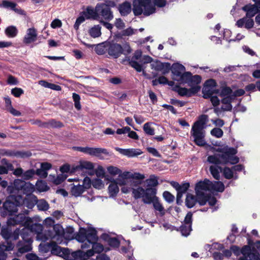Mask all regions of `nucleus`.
Returning <instances> with one entry per match:
<instances>
[{"mask_svg":"<svg viewBox=\"0 0 260 260\" xmlns=\"http://www.w3.org/2000/svg\"><path fill=\"white\" fill-rule=\"evenodd\" d=\"M119 176L121 177L122 179L118 180V183L120 185H127V183L130 180L131 173L129 172H124L123 173L119 174Z\"/></svg>","mask_w":260,"mask_h":260,"instance_id":"obj_41","label":"nucleus"},{"mask_svg":"<svg viewBox=\"0 0 260 260\" xmlns=\"http://www.w3.org/2000/svg\"><path fill=\"white\" fill-rule=\"evenodd\" d=\"M142 183V181L141 180H137L130 179V180L127 183V184L129 185L132 188L137 187L136 188L137 189L138 188L141 187L140 186H139V185H141Z\"/></svg>","mask_w":260,"mask_h":260,"instance_id":"obj_59","label":"nucleus"},{"mask_svg":"<svg viewBox=\"0 0 260 260\" xmlns=\"http://www.w3.org/2000/svg\"><path fill=\"white\" fill-rule=\"evenodd\" d=\"M115 149L116 151H118L120 154L127 157H137L143 153V151L140 149H122L119 147H115Z\"/></svg>","mask_w":260,"mask_h":260,"instance_id":"obj_15","label":"nucleus"},{"mask_svg":"<svg viewBox=\"0 0 260 260\" xmlns=\"http://www.w3.org/2000/svg\"><path fill=\"white\" fill-rule=\"evenodd\" d=\"M210 172L213 178L219 180L220 179V172H222V168L217 166H211L209 168Z\"/></svg>","mask_w":260,"mask_h":260,"instance_id":"obj_36","label":"nucleus"},{"mask_svg":"<svg viewBox=\"0 0 260 260\" xmlns=\"http://www.w3.org/2000/svg\"><path fill=\"white\" fill-rule=\"evenodd\" d=\"M37 37L36 30L34 28H28L24 38L23 42L25 44H30L36 40Z\"/></svg>","mask_w":260,"mask_h":260,"instance_id":"obj_25","label":"nucleus"},{"mask_svg":"<svg viewBox=\"0 0 260 260\" xmlns=\"http://www.w3.org/2000/svg\"><path fill=\"white\" fill-rule=\"evenodd\" d=\"M65 234L63 236V237L66 239H72V234L74 232V229L72 226L68 227L66 231H64Z\"/></svg>","mask_w":260,"mask_h":260,"instance_id":"obj_58","label":"nucleus"},{"mask_svg":"<svg viewBox=\"0 0 260 260\" xmlns=\"http://www.w3.org/2000/svg\"><path fill=\"white\" fill-rule=\"evenodd\" d=\"M147 183V187L148 188H155L158 184V178L154 175H151L148 179L145 181Z\"/></svg>","mask_w":260,"mask_h":260,"instance_id":"obj_39","label":"nucleus"},{"mask_svg":"<svg viewBox=\"0 0 260 260\" xmlns=\"http://www.w3.org/2000/svg\"><path fill=\"white\" fill-rule=\"evenodd\" d=\"M63 124L60 121H56L54 119H51L48 122H45L44 123L40 124V126L44 128H59L61 127Z\"/></svg>","mask_w":260,"mask_h":260,"instance_id":"obj_29","label":"nucleus"},{"mask_svg":"<svg viewBox=\"0 0 260 260\" xmlns=\"http://www.w3.org/2000/svg\"><path fill=\"white\" fill-rule=\"evenodd\" d=\"M3 204L4 212L9 215H13L18 211V207L22 205L24 203V198L21 194L9 193Z\"/></svg>","mask_w":260,"mask_h":260,"instance_id":"obj_5","label":"nucleus"},{"mask_svg":"<svg viewBox=\"0 0 260 260\" xmlns=\"http://www.w3.org/2000/svg\"><path fill=\"white\" fill-rule=\"evenodd\" d=\"M73 99L75 103V107L77 110H80L81 109V106L80 103V97L79 95L76 93H73Z\"/></svg>","mask_w":260,"mask_h":260,"instance_id":"obj_60","label":"nucleus"},{"mask_svg":"<svg viewBox=\"0 0 260 260\" xmlns=\"http://www.w3.org/2000/svg\"><path fill=\"white\" fill-rule=\"evenodd\" d=\"M214 90V88L204 85V87L202 89L203 98L205 99L209 98L211 96V95H213Z\"/></svg>","mask_w":260,"mask_h":260,"instance_id":"obj_44","label":"nucleus"},{"mask_svg":"<svg viewBox=\"0 0 260 260\" xmlns=\"http://www.w3.org/2000/svg\"><path fill=\"white\" fill-rule=\"evenodd\" d=\"M151 123L149 122L145 123L143 125V130L146 134L152 136L154 135V129L151 126Z\"/></svg>","mask_w":260,"mask_h":260,"instance_id":"obj_50","label":"nucleus"},{"mask_svg":"<svg viewBox=\"0 0 260 260\" xmlns=\"http://www.w3.org/2000/svg\"><path fill=\"white\" fill-rule=\"evenodd\" d=\"M223 175L224 177L226 179H231L234 177L233 170L229 167H224L222 168Z\"/></svg>","mask_w":260,"mask_h":260,"instance_id":"obj_46","label":"nucleus"},{"mask_svg":"<svg viewBox=\"0 0 260 260\" xmlns=\"http://www.w3.org/2000/svg\"><path fill=\"white\" fill-rule=\"evenodd\" d=\"M151 69L156 71H161L163 74L168 73L171 67L170 63H162L158 61L153 62L151 64Z\"/></svg>","mask_w":260,"mask_h":260,"instance_id":"obj_17","label":"nucleus"},{"mask_svg":"<svg viewBox=\"0 0 260 260\" xmlns=\"http://www.w3.org/2000/svg\"><path fill=\"white\" fill-rule=\"evenodd\" d=\"M96 10L99 16V21L102 17L106 20L110 21L113 18V15L109 6L105 4H98Z\"/></svg>","mask_w":260,"mask_h":260,"instance_id":"obj_9","label":"nucleus"},{"mask_svg":"<svg viewBox=\"0 0 260 260\" xmlns=\"http://www.w3.org/2000/svg\"><path fill=\"white\" fill-rule=\"evenodd\" d=\"M153 59L151 57L148 55H143L139 62V63L142 66V71H143V65L148 63L152 62Z\"/></svg>","mask_w":260,"mask_h":260,"instance_id":"obj_56","label":"nucleus"},{"mask_svg":"<svg viewBox=\"0 0 260 260\" xmlns=\"http://www.w3.org/2000/svg\"><path fill=\"white\" fill-rule=\"evenodd\" d=\"M5 32L9 38H14L18 34V30L16 26L11 25L6 28Z\"/></svg>","mask_w":260,"mask_h":260,"instance_id":"obj_40","label":"nucleus"},{"mask_svg":"<svg viewBox=\"0 0 260 260\" xmlns=\"http://www.w3.org/2000/svg\"><path fill=\"white\" fill-rule=\"evenodd\" d=\"M15 216L18 224H21L25 228L28 225V223L32 222L31 218L26 217L24 214H18L15 215Z\"/></svg>","mask_w":260,"mask_h":260,"instance_id":"obj_30","label":"nucleus"},{"mask_svg":"<svg viewBox=\"0 0 260 260\" xmlns=\"http://www.w3.org/2000/svg\"><path fill=\"white\" fill-rule=\"evenodd\" d=\"M106 179L110 181L111 183L108 187V190L110 194L112 196H115L119 192V187L118 184H119L118 181H115L112 177H106Z\"/></svg>","mask_w":260,"mask_h":260,"instance_id":"obj_26","label":"nucleus"},{"mask_svg":"<svg viewBox=\"0 0 260 260\" xmlns=\"http://www.w3.org/2000/svg\"><path fill=\"white\" fill-rule=\"evenodd\" d=\"M210 134L212 136L217 138H220L223 136V132L221 129L215 127L211 131Z\"/></svg>","mask_w":260,"mask_h":260,"instance_id":"obj_53","label":"nucleus"},{"mask_svg":"<svg viewBox=\"0 0 260 260\" xmlns=\"http://www.w3.org/2000/svg\"><path fill=\"white\" fill-rule=\"evenodd\" d=\"M179 231L182 235L184 236L187 237L192 231V225L183 223L179 228Z\"/></svg>","mask_w":260,"mask_h":260,"instance_id":"obj_42","label":"nucleus"},{"mask_svg":"<svg viewBox=\"0 0 260 260\" xmlns=\"http://www.w3.org/2000/svg\"><path fill=\"white\" fill-rule=\"evenodd\" d=\"M212 182L207 179L200 181L196 184V192H202V190H212Z\"/></svg>","mask_w":260,"mask_h":260,"instance_id":"obj_20","label":"nucleus"},{"mask_svg":"<svg viewBox=\"0 0 260 260\" xmlns=\"http://www.w3.org/2000/svg\"><path fill=\"white\" fill-rule=\"evenodd\" d=\"M76 151H80L90 155L100 156L102 153L108 154L107 150L99 147H72Z\"/></svg>","mask_w":260,"mask_h":260,"instance_id":"obj_11","label":"nucleus"},{"mask_svg":"<svg viewBox=\"0 0 260 260\" xmlns=\"http://www.w3.org/2000/svg\"><path fill=\"white\" fill-rule=\"evenodd\" d=\"M1 234L6 241L11 239V231L7 228L3 227L1 229Z\"/></svg>","mask_w":260,"mask_h":260,"instance_id":"obj_49","label":"nucleus"},{"mask_svg":"<svg viewBox=\"0 0 260 260\" xmlns=\"http://www.w3.org/2000/svg\"><path fill=\"white\" fill-rule=\"evenodd\" d=\"M183 80L181 83H187L191 87L195 86H199V84L201 82V77L199 75L192 76L189 72H185V74L183 76Z\"/></svg>","mask_w":260,"mask_h":260,"instance_id":"obj_14","label":"nucleus"},{"mask_svg":"<svg viewBox=\"0 0 260 260\" xmlns=\"http://www.w3.org/2000/svg\"><path fill=\"white\" fill-rule=\"evenodd\" d=\"M162 196L165 201L168 203H171L175 200L174 196L168 191H165L162 193Z\"/></svg>","mask_w":260,"mask_h":260,"instance_id":"obj_51","label":"nucleus"},{"mask_svg":"<svg viewBox=\"0 0 260 260\" xmlns=\"http://www.w3.org/2000/svg\"><path fill=\"white\" fill-rule=\"evenodd\" d=\"M192 215L193 214L191 212H188L184 218L183 223L192 225Z\"/></svg>","mask_w":260,"mask_h":260,"instance_id":"obj_64","label":"nucleus"},{"mask_svg":"<svg viewBox=\"0 0 260 260\" xmlns=\"http://www.w3.org/2000/svg\"><path fill=\"white\" fill-rule=\"evenodd\" d=\"M233 98L232 96H228L223 98L221 101L222 106L220 110L223 111H230L232 109V106L231 103ZM220 111L219 108H216L214 109V112L217 113Z\"/></svg>","mask_w":260,"mask_h":260,"instance_id":"obj_19","label":"nucleus"},{"mask_svg":"<svg viewBox=\"0 0 260 260\" xmlns=\"http://www.w3.org/2000/svg\"><path fill=\"white\" fill-rule=\"evenodd\" d=\"M85 187H84L83 185L79 184L77 185L73 184V185L71 189V192L72 196L75 197H78L80 196L85 191Z\"/></svg>","mask_w":260,"mask_h":260,"instance_id":"obj_31","label":"nucleus"},{"mask_svg":"<svg viewBox=\"0 0 260 260\" xmlns=\"http://www.w3.org/2000/svg\"><path fill=\"white\" fill-rule=\"evenodd\" d=\"M26 228L29 230L31 232L39 235L42 233L43 230V226L38 223H33L32 222L28 223V225Z\"/></svg>","mask_w":260,"mask_h":260,"instance_id":"obj_28","label":"nucleus"},{"mask_svg":"<svg viewBox=\"0 0 260 260\" xmlns=\"http://www.w3.org/2000/svg\"><path fill=\"white\" fill-rule=\"evenodd\" d=\"M201 89L200 86H195L187 89L184 87H178L176 91L181 96H191L199 92Z\"/></svg>","mask_w":260,"mask_h":260,"instance_id":"obj_18","label":"nucleus"},{"mask_svg":"<svg viewBox=\"0 0 260 260\" xmlns=\"http://www.w3.org/2000/svg\"><path fill=\"white\" fill-rule=\"evenodd\" d=\"M189 187V183L184 182L180 184L179 188L177 191V192L183 194V193H185L187 191Z\"/></svg>","mask_w":260,"mask_h":260,"instance_id":"obj_57","label":"nucleus"},{"mask_svg":"<svg viewBox=\"0 0 260 260\" xmlns=\"http://www.w3.org/2000/svg\"><path fill=\"white\" fill-rule=\"evenodd\" d=\"M214 152L208 156L207 161L214 165H235L239 162V158L235 156L237 147H207Z\"/></svg>","mask_w":260,"mask_h":260,"instance_id":"obj_1","label":"nucleus"},{"mask_svg":"<svg viewBox=\"0 0 260 260\" xmlns=\"http://www.w3.org/2000/svg\"><path fill=\"white\" fill-rule=\"evenodd\" d=\"M242 9L246 12V17L247 18H252L258 12L257 7L250 4L246 5Z\"/></svg>","mask_w":260,"mask_h":260,"instance_id":"obj_23","label":"nucleus"},{"mask_svg":"<svg viewBox=\"0 0 260 260\" xmlns=\"http://www.w3.org/2000/svg\"><path fill=\"white\" fill-rule=\"evenodd\" d=\"M209 121L208 115L203 114L198 117V120L192 125L190 131V139L198 146H210L207 145L205 140V129Z\"/></svg>","mask_w":260,"mask_h":260,"instance_id":"obj_3","label":"nucleus"},{"mask_svg":"<svg viewBox=\"0 0 260 260\" xmlns=\"http://www.w3.org/2000/svg\"><path fill=\"white\" fill-rule=\"evenodd\" d=\"M20 236L23 240L22 241L25 243H31L32 242V240L28 233L22 231L20 233Z\"/></svg>","mask_w":260,"mask_h":260,"instance_id":"obj_61","label":"nucleus"},{"mask_svg":"<svg viewBox=\"0 0 260 260\" xmlns=\"http://www.w3.org/2000/svg\"><path fill=\"white\" fill-rule=\"evenodd\" d=\"M94 166L93 163L90 161H80V164L75 167H73L71 170L72 173H82L86 172L88 171V173L92 175L94 172Z\"/></svg>","mask_w":260,"mask_h":260,"instance_id":"obj_10","label":"nucleus"},{"mask_svg":"<svg viewBox=\"0 0 260 260\" xmlns=\"http://www.w3.org/2000/svg\"><path fill=\"white\" fill-rule=\"evenodd\" d=\"M37 189L40 191H46L49 189V187L47 185V183L44 180H38L36 183Z\"/></svg>","mask_w":260,"mask_h":260,"instance_id":"obj_43","label":"nucleus"},{"mask_svg":"<svg viewBox=\"0 0 260 260\" xmlns=\"http://www.w3.org/2000/svg\"><path fill=\"white\" fill-rule=\"evenodd\" d=\"M157 190L155 188H148L144 189L142 187L134 189L133 196L135 199L143 198L142 200L145 204L153 203L154 208L159 212L164 210L162 205L159 202L158 198L156 197Z\"/></svg>","mask_w":260,"mask_h":260,"instance_id":"obj_4","label":"nucleus"},{"mask_svg":"<svg viewBox=\"0 0 260 260\" xmlns=\"http://www.w3.org/2000/svg\"><path fill=\"white\" fill-rule=\"evenodd\" d=\"M48 233L51 239H55L56 237L62 238L65 234L63 228L60 224H55L52 230H48Z\"/></svg>","mask_w":260,"mask_h":260,"instance_id":"obj_16","label":"nucleus"},{"mask_svg":"<svg viewBox=\"0 0 260 260\" xmlns=\"http://www.w3.org/2000/svg\"><path fill=\"white\" fill-rule=\"evenodd\" d=\"M88 33L93 38L100 37L102 35L101 26L100 25H94L89 29Z\"/></svg>","mask_w":260,"mask_h":260,"instance_id":"obj_37","label":"nucleus"},{"mask_svg":"<svg viewBox=\"0 0 260 260\" xmlns=\"http://www.w3.org/2000/svg\"><path fill=\"white\" fill-rule=\"evenodd\" d=\"M132 51V49L127 43L122 46L118 43L109 42L108 53L112 58H117L122 54L127 55Z\"/></svg>","mask_w":260,"mask_h":260,"instance_id":"obj_8","label":"nucleus"},{"mask_svg":"<svg viewBox=\"0 0 260 260\" xmlns=\"http://www.w3.org/2000/svg\"><path fill=\"white\" fill-rule=\"evenodd\" d=\"M84 251L81 250H78L76 251L73 252L72 253V255L75 259H84Z\"/></svg>","mask_w":260,"mask_h":260,"instance_id":"obj_62","label":"nucleus"},{"mask_svg":"<svg viewBox=\"0 0 260 260\" xmlns=\"http://www.w3.org/2000/svg\"><path fill=\"white\" fill-rule=\"evenodd\" d=\"M1 5L2 6H3L5 8L10 9L17 12H18L19 11V10H18V9L15 8L16 4L13 2L7 1H3Z\"/></svg>","mask_w":260,"mask_h":260,"instance_id":"obj_47","label":"nucleus"},{"mask_svg":"<svg viewBox=\"0 0 260 260\" xmlns=\"http://www.w3.org/2000/svg\"><path fill=\"white\" fill-rule=\"evenodd\" d=\"M171 71L173 75V79L181 83L186 72L184 66L179 63H174L172 66Z\"/></svg>","mask_w":260,"mask_h":260,"instance_id":"obj_12","label":"nucleus"},{"mask_svg":"<svg viewBox=\"0 0 260 260\" xmlns=\"http://www.w3.org/2000/svg\"><path fill=\"white\" fill-rule=\"evenodd\" d=\"M18 248L16 255L20 256L22 254L30 251L32 250L31 243H25L22 241H19L16 244Z\"/></svg>","mask_w":260,"mask_h":260,"instance_id":"obj_21","label":"nucleus"},{"mask_svg":"<svg viewBox=\"0 0 260 260\" xmlns=\"http://www.w3.org/2000/svg\"><path fill=\"white\" fill-rule=\"evenodd\" d=\"M37 207L39 210L44 211L48 210L49 208V204L44 199L40 200L38 201L37 203Z\"/></svg>","mask_w":260,"mask_h":260,"instance_id":"obj_48","label":"nucleus"},{"mask_svg":"<svg viewBox=\"0 0 260 260\" xmlns=\"http://www.w3.org/2000/svg\"><path fill=\"white\" fill-rule=\"evenodd\" d=\"M49 246L51 247V252L52 254L58 255L61 252L64 254V251H66L67 249L62 248L61 247L58 246L55 242H52L49 245Z\"/></svg>","mask_w":260,"mask_h":260,"instance_id":"obj_38","label":"nucleus"},{"mask_svg":"<svg viewBox=\"0 0 260 260\" xmlns=\"http://www.w3.org/2000/svg\"><path fill=\"white\" fill-rule=\"evenodd\" d=\"M34 190V186L29 182L19 179H15L13 185H11L7 188L8 193H15L16 194L30 195Z\"/></svg>","mask_w":260,"mask_h":260,"instance_id":"obj_6","label":"nucleus"},{"mask_svg":"<svg viewBox=\"0 0 260 260\" xmlns=\"http://www.w3.org/2000/svg\"><path fill=\"white\" fill-rule=\"evenodd\" d=\"M232 94V90L231 88L229 87H224L221 88L220 95L221 96L226 97L228 96H233Z\"/></svg>","mask_w":260,"mask_h":260,"instance_id":"obj_55","label":"nucleus"},{"mask_svg":"<svg viewBox=\"0 0 260 260\" xmlns=\"http://www.w3.org/2000/svg\"><path fill=\"white\" fill-rule=\"evenodd\" d=\"M109 41H105L95 46L94 50L99 55H103L108 52Z\"/></svg>","mask_w":260,"mask_h":260,"instance_id":"obj_27","label":"nucleus"},{"mask_svg":"<svg viewBox=\"0 0 260 260\" xmlns=\"http://www.w3.org/2000/svg\"><path fill=\"white\" fill-rule=\"evenodd\" d=\"M83 15H84L86 19H93L99 20V16L98 15V12L95 9L91 7H88L83 12Z\"/></svg>","mask_w":260,"mask_h":260,"instance_id":"obj_24","label":"nucleus"},{"mask_svg":"<svg viewBox=\"0 0 260 260\" xmlns=\"http://www.w3.org/2000/svg\"><path fill=\"white\" fill-rule=\"evenodd\" d=\"M142 56V52L141 50H137L135 52L131 58L128 57L127 59L129 62V64L138 72H141L142 71V66L139 63Z\"/></svg>","mask_w":260,"mask_h":260,"instance_id":"obj_13","label":"nucleus"},{"mask_svg":"<svg viewBox=\"0 0 260 260\" xmlns=\"http://www.w3.org/2000/svg\"><path fill=\"white\" fill-rule=\"evenodd\" d=\"M14 248V245L12 243L11 241L9 240L7 241V245L4 244H0V249L1 250H4L6 251H9L12 250Z\"/></svg>","mask_w":260,"mask_h":260,"instance_id":"obj_52","label":"nucleus"},{"mask_svg":"<svg viewBox=\"0 0 260 260\" xmlns=\"http://www.w3.org/2000/svg\"><path fill=\"white\" fill-rule=\"evenodd\" d=\"M97 234V231L93 228H81L76 234L75 239L82 243L81 245L82 249L89 248L92 245V248L94 249L95 252L99 253L103 251L104 247L103 245L97 242L99 239Z\"/></svg>","mask_w":260,"mask_h":260,"instance_id":"obj_2","label":"nucleus"},{"mask_svg":"<svg viewBox=\"0 0 260 260\" xmlns=\"http://www.w3.org/2000/svg\"><path fill=\"white\" fill-rule=\"evenodd\" d=\"M133 10L136 16L143 14L148 16L155 12V6L152 4L151 0H134Z\"/></svg>","mask_w":260,"mask_h":260,"instance_id":"obj_7","label":"nucleus"},{"mask_svg":"<svg viewBox=\"0 0 260 260\" xmlns=\"http://www.w3.org/2000/svg\"><path fill=\"white\" fill-rule=\"evenodd\" d=\"M9 156H14L17 157L25 158L31 155L29 151H9L7 152Z\"/></svg>","mask_w":260,"mask_h":260,"instance_id":"obj_33","label":"nucleus"},{"mask_svg":"<svg viewBox=\"0 0 260 260\" xmlns=\"http://www.w3.org/2000/svg\"><path fill=\"white\" fill-rule=\"evenodd\" d=\"M118 10L121 15L126 16L131 12V5L129 2H124L119 6Z\"/></svg>","mask_w":260,"mask_h":260,"instance_id":"obj_32","label":"nucleus"},{"mask_svg":"<svg viewBox=\"0 0 260 260\" xmlns=\"http://www.w3.org/2000/svg\"><path fill=\"white\" fill-rule=\"evenodd\" d=\"M101 238L104 241L107 242L109 246L113 248L119 247L120 242L116 237H111L109 234L103 233Z\"/></svg>","mask_w":260,"mask_h":260,"instance_id":"obj_22","label":"nucleus"},{"mask_svg":"<svg viewBox=\"0 0 260 260\" xmlns=\"http://www.w3.org/2000/svg\"><path fill=\"white\" fill-rule=\"evenodd\" d=\"M212 190H215L218 192H222L224 190V184L219 181H215L214 183L212 182Z\"/></svg>","mask_w":260,"mask_h":260,"instance_id":"obj_45","label":"nucleus"},{"mask_svg":"<svg viewBox=\"0 0 260 260\" xmlns=\"http://www.w3.org/2000/svg\"><path fill=\"white\" fill-rule=\"evenodd\" d=\"M35 175V171L34 169L27 170L23 173L22 178L24 180H29Z\"/></svg>","mask_w":260,"mask_h":260,"instance_id":"obj_54","label":"nucleus"},{"mask_svg":"<svg viewBox=\"0 0 260 260\" xmlns=\"http://www.w3.org/2000/svg\"><path fill=\"white\" fill-rule=\"evenodd\" d=\"M108 172L112 175H116L121 173V171L116 167L110 166L107 168Z\"/></svg>","mask_w":260,"mask_h":260,"instance_id":"obj_63","label":"nucleus"},{"mask_svg":"<svg viewBox=\"0 0 260 260\" xmlns=\"http://www.w3.org/2000/svg\"><path fill=\"white\" fill-rule=\"evenodd\" d=\"M197 203L200 206H204L206 204L208 201L209 194H206L204 192H196Z\"/></svg>","mask_w":260,"mask_h":260,"instance_id":"obj_35","label":"nucleus"},{"mask_svg":"<svg viewBox=\"0 0 260 260\" xmlns=\"http://www.w3.org/2000/svg\"><path fill=\"white\" fill-rule=\"evenodd\" d=\"M197 203V197L191 193H187L186 196L185 204L188 208H192Z\"/></svg>","mask_w":260,"mask_h":260,"instance_id":"obj_34","label":"nucleus"}]
</instances>
